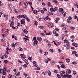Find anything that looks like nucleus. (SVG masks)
I'll list each match as a JSON object with an SVG mask.
<instances>
[{
    "mask_svg": "<svg viewBox=\"0 0 78 78\" xmlns=\"http://www.w3.org/2000/svg\"><path fill=\"white\" fill-rule=\"evenodd\" d=\"M66 72L65 71H61L60 72V75L62 77V78H67V75H65Z\"/></svg>",
    "mask_w": 78,
    "mask_h": 78,
    "instance_id": "f257e3e1",
    "label": "nucleus"
},
{
    "mask_svg": "<svg viewBox=\"0 0 78 78\" xmlns=\"http://www.w3.org/2000/svg\"><path fill=\"white\" fill-rule=\"evenodd\" d=\"M9 45H7V46L6 50L7 51H6L5 53L6 55H8L9 54V52H8V50L9 51L11 52L12 51V49L11 48H9Z\"/></svg>",
    "mask_w": 78,
    "mask_h": 78,
    "instance_id": "f03ea898",
    "label": "nucleus"
},
{
    "mask_svg": "<svg viewBox=\"0 0 78 78\" xmlns=\"http://www.w3.org/2000/svg\"><path fill=\"white\" fill-rule=\"evenodd\" d=\"M38 43V41H37L35 40L33 43V44L34 46H36V45H37Z\"/></svg>",
    "mask_w": 78,
    "mask_h": 78,
    "instance_id": "7ed1b4c3",
    "label": "nucleus"
},
{
    "mask_svg": "<svg viewBox=\"0 0 78 78\" xmlns=\"http://www.w3.org/2000/svg\"><path fill=\"white\" fill-rule=\"evenodd\" d=\"M71 73V70L70 69H68L66 72V75H69Z\"/></svg>",
    "mask_w": 78,
    "mask_h": 78,
    "instance_id": "20e7f679",
    "label": "nucleus"
},
{
    "mask_svg": "<svg viewBox=\"0 0 78 78\" xmlns=\"http://www.w3.org/2000/svg\"><path fill=\"white\" fill-rule=\"evenodd\" d=\"M33 63L34 64V67H36L37 66V65L36 64V62L34 61L33 62Z\"/></svg>",
    "mask_w": 78,
    "mask_h": 78,
    "instance_id": "39448f33",
    "label": "nucleus"
},
{
    "mask_svg": "<svg viewBox=\"0 0 78 78\" xmlns=\"http://www.w3.org/2000/svg\"><path fill=\"white\" fill-rule=\"evenodd\" d=\"M20 56L22 59H25V58H26V56H25L23 54H20Z\"/></svg>",
    "mask_w": 78,
    "mask_h": 78,
    "instance_id": "423d86ee",
    "label": "nucleus"
},
{
    "mask_svg": "<svg viewBox=\"0 0 78 78\" xmlns=\"http://www.w3.org/2000/svg\"><path fill=\"white\" fill-rule=\"evenodd\" d=\"M21 24H24V23H25V20L24 19L21 20Z\"/></svg>",
    "mask_w": 78,
    "mask_h": 78,
    "instance_id": "0eeeda50",
    "label": "nucleus"
},
{
    "mask_svg": "<svg viewBox=\"0 0 78 78\" xmlns=\"http://www.w3.org/2000/svg\"><path fill=\"white\" fill-rule=\"evenodd\" d=\"M24 17V15H20L19 16H18L17 17V18L18 19H20V18H22V17L23 18Z\"/></svg>",
    "mask_w": 78,
    "mask_h": 78,
    "instance_id": "6e6552de",
    "label": "nucleus"
},
{
    "mask_svg": "<svg viewBox=\"0 0 78 78\" xmlns=\"http://www.w3.org/2000/svg\"><path fill=\"white\" fill-rule=\"evenodd\" d=\"M37 41H39V42H41V41H42V38H41V37H37Z\"/></svg>",
    "mask_w": 78,
    "mask_h": 78,
    "instance_id": "1a4fd4ad",
    "label": "nucleus"
},
{
    "mask_svg": "<svg viewBox=\"0 0 78 78\" xmlns=\"http://www.w3.org/2000/svg\"><path fill=\"white\" fill-rule=\"evenodd\" d=\"M14 21H12L10 23V27H12L13 26V25H14Z\"/></svg>",
    "mask_w": 78,
    "mask_h": 78,
    "instance_id": "9d476101",
    "label": "nucleus"
},
{
    "mask_svg": "<svg viewBox=\"0 0 78 78\" xmlns=\"http://www.w3.org/2000/svg\"><path fill=\"white\" fill-rule=\"evenodd\" d=\"M53 27V24L52 23H49L48 24V27L49 28H51V27Z\"/></svg>",
    "mask_w": 78,
    "mask_h": 78,
    "instance_id": "9b49d317",
    "label": "nucleus"
},
{
    "mask_svg": "<svg viewBox=\"0 0 78 78\" xmlns=\"http://www.w3.org/2000/svg\"><path fill=\"white\" fill-rule=\"evenodd\" d=\"M73 46H74V47H78V44L75 43H73Z\"/></svg>",
    "mask_w": 78,
    "mask_h": 78,
    "instance_id": "f8f14e48",
    "label": "nucleus"
},
{
    "mask_svg": "<svg viewBox=\"0 0 78 78\" xmlns=\"http://www.w3.org/2000/svg\"><path fill=\"white\" fill-rule=\"evenodd\" d=\"M60 67H61L62 68H64V69H66V67L65 66V65L63 64H61L60 65Z\"/></svg>",
    "mask_w": 78,
    "mask_h": 78,
    "instance_id": "ddd939ff",
    "label": "nucleus"
},
{
    "mask_svg": "<svg viewBox=\"0 0 78 78\" xmlns=\"http://www.w3.org/2000/svg\"><path fill=\"white\" fill-rule=\"evenodd\" d=\"M24 61L25 63H26V64H27V65L28 64V59H26L24 60Z\"/></svg>",
    "mask_w": 78,
    "mask_h": 78,
    "instance_id": "4468645a",
    "label": "nucleus"
},
{
    "mask_svg": "<svg viewBox=\"0 0 78 78\" xmlns=\"http://www.w3.org/2000/svg\"><path fill=\"white\" fill-rule=\"evenodd\" d=\"M23 39L24 41H25V42H27V41H29V39L27 38L24 37Z\"/></svg>",
    "mask_w": 78,
    "mask_h": 78,
    "instance_id": "2eb2a0df",
    "label": "nucleus"
},
{
    "mask_svg": "<svg viewBox=\"0 0 78 78\" xmlns=\"http://www.w3.org/2000/svg\"><path fill=\"white\" fill-rule=\"evenodd\" d=\"M59 12H63V9L62 8H60L59 9Z\"/></svg>",
    "mask_w": 78,
    "mask_h": 78,
    "instance_id": "dca6fc26",
    "label": "nucleus"
},
{
    "mask_svg": "<svg viewBox=\"0 0 78 78\" xmlns=\"http://www.w3.org/2000/svg\"><path fill=\"white\" fill-rule=\"evenodd\" d=\"M45 19L46 20H49V21L51 20L50 19V18L48 16H46L45 18Z\"/></svg>",
    "mask_w": 78,
    "mask_h": 78,
    "instance_id": "f3484780",
    "label": "nucleus"
},
{
    "mask_svg": "<svg viewBox=\"0 0 78 78\" xmlns=\"http://www.w3.org/2000/svg\"><path fill=\"white\" fill-rule=\"evenodd\" d=\"M67 77H68V78H71L72 77V76L71 75H67Z\"/></svg>",
    "mask_w": 78,
    "mask_h": 78,
    "instance_id": "a211bd4d",
    "label": "nucleus"
},
{
    "mask_svg": "<svg viewBox=\"0 0 78 78\" xmlns=\"http://www.w3.org/2000/svg\"><path fill=\"white\" fill-rule=\"evenodd\" d=\"M57 9H58V7H55V8H54L53 9V11L55 12V11H56V10H57Z\"/></svg>",
    "mask_w": 78,
    "mask_h": 78,
    "instance_id": "6ab92c4d",
    "label": "nucleus"
},
{
    "mask_svg": "<svg viewBox=\"0 0 78 78\" xmlns=\"http://www.w3.org/2000/svg\"><path fill=\"white\" fill-rule=\"evenodd\" d=\"M37 13V10H35L34 11V14H36Z\"/></svg>",
    "mask_w": 78,
    "mask_h": 78,
    "instance_id": "aec40b11",
    "label": "nucleus"
},
{
    "mask_svg": "<svg viewBox=\"0 0 78 78\" xmlns=\"http://www.w3.org/2000/svg\"><path fill=\"white\" fill-rule=\"evenodd\" d=\"M77 6V3L76 2L74 4V8H76V6Z\"/></svg>",
    "mask_w": 78,
    "mask_h": 78,
    "instance_id": "412c9836",
    "label": "nucleus"
},
{
    "mask_svg": "<svg viewBox=\"0 0 78 78\" xmlns=\"http://www.w3.org/2000/svg\"><path fill=\"white\" fill-rule=\"evenodd\" d=\"M55 63V62L54 61H53L51 62V66H53V65H54Z\"/></svg>",
    "mask_w": 78,
    "mask_h": 78,
    "instance_id": "4be33fe9",
    "label": "nucleus"
},
{
    "mask_svg": "<svg viewBox=\"0 0 78 78\" xmlns=\"http://www.w3.org/2000/svg\"><path fill=\"white\" fill-rule=\"evenodd\" d=\"M66 14L67 13H66V12H62V14H63V16H66Z\"/></svg>",
    "mask_w": 78,
    "mask_h": 78,
    "instance_id": "5701e85b",
    "label": "nucleus"
},
{
    "mask_svg": "<svg viewBox=\"0 0 78 78\" xmlns=\"http://www.w3.org/2000/svg\"><path fill=\"white\" fill-rule=\"evenodd\" d=\"M70 59H67L66 60V61L67 62H70Z\"/></svg>",
    "mask_w": 78,
    "mask_h": 78,
    "instance_id": "b1692460",
    "label": "nucleus"
},
{
    "mask_svg": "<svg viewBox=\"0 0 78 78\" xmlns=\"http://www.w3.org/2000/svg\"><path fill=\"white\" fill-rule=\"evenodd\" d=\"M19 12H23V10L22 9H19Z\"/></svg>",
    "mask_w": 78,
    "mask_h": 78,
    "instance_id": "393cba45",
    "label": "nucleus"
},
{
    "mask_svg": "<svg viewBox=\"0 0 78 78\" xmlns=\"http://www.w3.org/2000/svg\"><path fill=\"white\" fill-rule=\"evenodd\" d=\"M40 34L41 35V36H45V34H44V33H40Z\"/></svg>",
    "mask_w": 78,
    "mask_h": 78,
    "instance_id": "a878e982",
    "label": "nucleus"
},
{
    "mask_svg": "<svg viewBox=\"0 0 78 78\" xmlns=\"http://www.w3.org/2000/svg\"><path fill=\"white\" fill-rule=\"evenodd\" d=\"M44 56H47L48 55V52H44Z\"/></svg>",
    "mask_w": 78,
    "mask_h": 78,
    "instance_id": "bb28decb",
    "label": "nucleus"
},
{
    "mask_svg": "<svg viewBox=\"0 0 78 78\" xmlns=\"http://www.w3.org/2000/svg\"><path fill=\"white\" fill-rule=\"evenodd\" d=\"M66 45L68 46H69L70 45V43L69 42H67V43H66Z\"/></svg>",
    "mask_w": 78,
    "mask_h": 78,
    "instance_id": "cd10ccee",
    "label": "nucleus"
},
{
    "mask_svg": "<svg viewBox=\"0 0 78 78\" xmlns=\"http://www.w3.org/2000/svg\"><path fill=\"white\" fill-rule=\"evenodd\" d=\"M9 30H8V29H7V31H5L4 33V34H7V33H8V32Z\"/></svg>",
    "mask_w": 78,
    "mask_h": 78,
    "instance_id": "c85d7f7f",
    "label": "nucleus"
},
{
    "mask_svg": "<svg viewBox=\"0 0 78 78\" xmlns=\"http://www.w3.org/2000/svg\"><path fill=\"white\" fill-rule=\"evenodd\" d=\"M24 33H25V34H27V33H28V32L27 30V29L24 30Z\"/></svg>",
    "mask_w": 78,
    "mask_h": 78,
    "instance_id": "c756f323",
    "label": "nucleus"
},
{
    "mask_svg": "<svg viewBox=\"0 0 78 78\" xmlns=\"http://www.w3.org/2000/svg\"><path fill=\"white\" fill-rule=\"evenodd\" d=\"M2 74L3 75H5L6 74V73L5 71H2Z\"/></svg>",
    "mask_w": 78,
    "mask_h": 78,
    "instance_id": "7c9ffc66",
    "label": "nucleus"
},
{
    "mask_svg": "<svg viewBox=\"0 0 78 78\" xmlns=\"http://www.w3.org/2000/svg\"><path fill=\"white\" fill-rule=\"evenodd\" d=\"M3 16L5 17H6L7 18L8 17V16L7 15H3Z\"/></svg>",
    "mask_w": 78,
    "mask_h": 78,
    "instance_id": "2f4dec72",
    "label": "nucleus"
},
{
    "mask_svg": "<svg viewBox=\"0 0 78 78\" xmlns=\"http://www.w3.org/2000/svg\"><path fill=\"white\" fill-rule=\"evenodd\" d=\"M57 76L58 78H61V76L59 74H57Z\"/></svg>",
    "mask_w": 78,
    "mask_h": 78,
    "instance_id": "473e14b6",
    "label": "nucleus"
},
{
    "mask_svg": "<svg viewBox=\"0 0 78 78\" xmlns=\"http://www.w3.org/2000/svg\"><path fill=\"white\" fill-rule=\"evenodd\" d=\"M28 3H29V5H30V6H31L32 5V3L30 2H28Z\"/></svg>",
    "mask_w": 78,
    "mask_h": 78,
    "instance_id": "72a5a7b5",
    "label": "nucleus"
},
{
    "mask_svg": "<svg viewBox=\"0 0 78 78\" xmlns=\"http://www.w3.org/2000/svg\"><path fill=\"white\" fill-rule=\"evenodd\" d=\"M39 28H40L41 29H43L44 28V27L42 26H41L39 27Z\"/></svg>",
    "mask_w": 78,
    "mask_h": 78,
    "instance_id": "f704fd0d",
    "label": "nucleus"
},
{
    "mask_svg": "<svg viewBox=\"0 0 78 78\" xmlns=\"http://www.w3.org/2000/svg\"><path fill=\"white\" fill-rule=\"evenodd\" d=\"M60 39L62 40H63V39H64V37L63 36H62L60 37Z\"/></svg>",
    "mask_w": 78,
    "mask_h": 78,
    "instance_id": "c9c22d12",
    "label": "nucleus"
},
{
    "mask_svg": "<svg viewBox=\"0 0 78 78\" xmlns=\"http://www.w3.org/2000/svg\"><path fill=\"white\" fill-rule=\"evenodd\" d=\"M48 74L49 76H51V72L50 71H49V72L48 73Z\"/></svg>",
    "mask_w": 78,
    "mask_h": 78,
    "instance_id": "e433bc0d",
    "label": "nucleus"
},
{
    "mask_svg": "<svg viewBox=\"0 0 78 78\" xmlns=\"http://www.w3.org/2000/svg\"><path fill=\"white\" fill-rule=\"evenodd\" d=\"M68 19V20H72V17H71V16H69Z\"/></svg>",
    "mask_w": 78,
    "mask_h": 78,
    "instance_id": "4c0bfd02",
    "label": "nucleus"
},
{
    "mask_svg": "<svg viewBox=\"0 0 78 78\" xmlns=\"http://www.w3.org/2000/svg\"><path fill=\"white\" fill-rule=\"evenodd\" d=\"M44 62H45L46 63H48V60H47V59H45L44 60Z\"/></svg>",
    "mask_w": 78,
    "mask_h": 78,
    "instance_id": "58836bf2",
    "label": "nucleus"
},
{
    "mask_svg": "<svg viewBox=\"0 0 78 78\" xmlns=\"http://www.w3.org/2000/svg\"><path fill=\"white\" fill-rule=\"evenodd\" d=\"M49 51H50V52H53V49H51L49 50Z\"/></svg>",
    "mask_w": 78,
    "mask_h": 78,
    "instance_id": "ea45409f",
    "label": "nucleus"
},
{
    "mask_svg": "<svg viewBox=\"0 0 78 78\" xmlns=\"http://www.w3.org/2000/svg\"><path fill=\"white\" fill-rule=\"evenodd\" d=\"M67 21L68 23H70V20H69V19H67Z\"/></svg>",
    "mask_w": 78,
    "mask_h": 78,
    "instance_id": "a19ab883",
    "label": "nucleus"
},
{
    "mask_svg": "<svg viewBox=\"0 0 78 78\" xmlns=\"http://www.w3.org/2000/svg\"><path fill=\"white\" fill-rule=\"evenodd\" d=\"M43 10H44V11L45 12L47 11V9H45V8H43Z\"/></svg>",
    "mask_w": 78,
    "mask_h": 78,
    "instance_id": "79ce46f5",
    "label": "nucleus"
},
{
    "mask_svg": "<svg viewBox=\"0 0 78 78\" xmlns=\"http://www.w3.org/2000/svg\"><path fill=\"white\" fill-rule=\"evenodd\" d=\"M2 59H5V58H6L5 55H3L1 57Z\"/></svg>",
    "mask_w": 78,
    "mask_h": 78,
    "instance_id": "37998d69",
    "label": "nucleus"
},
{
    "mask_svg": "<svg viewBox=\"0 0 78 78\" xmlns=\"http://www.w3.org/2000/svg\"><path fill=\"white\" fill-rule=\"evenodd\" d=\"M50 5H51V3L50 2H48L47 4V5L48 6H50Z\"/></svg>",
    "mask_w": 78,
    "mask_h": 78,
    "instance_id": "c03bdc74",
    "label": "nucleus"
},
{
    "mask_svg": "<svg viewBox=\"0 0 78 78\" xmlns=\"http://www.w3.org/2000/svg\"><path fill=\"white\" fill-rule=\"evenodd\" d=\"M11 46L12 47H15V44L13 43L11 45Z\"/></svg>",
    "mask_w": 78,
    "mask_h": 78,
    "instance_id": "a18cd8bd",
    "label": "nucleus"
},
{
    "mask_svg": "<svg viewBox=\"0 0 78 78\" xmlns=\"http://www.w3.org/2000/svg\"><path fill=\"white\" fill-rule=\"evenodd\" d=\"M77 52H76V51H74L72 52V54H76V53H77Z\"/></svg>",
    "mask_w": 78,
    "mask_h": 78,
    "instance_id": "49530a36",
    "label": "nucleus"
},
{
    "mask_svg": "<svg viewBox=\"0 0 78 78\" xmlns=\"http://www.w3.org/2000/svg\"><path fill=\"white\" fill-rule=\"evenodd\" d=\"M23 67H27V65L26 64H24L23 65Z\"/></svg>",
    "mask_w": 78,
    "mask_h": 78,
    "instance_id": "de8ad7c7",
    "label": "nucleus"
},
{
    "mask_svg": "<svg viewBox=\"0 0 78 78\" xmlns=\"http://www.w3.org/2000/svg\"><path fill=\"white\" fill-rule=\"evenodd\" d=\"M74 18L75 19H77L78 18V16H76L75 15L74 16Z\"/></svg>",
    "mask_w": 78,
    "mask_h": 78,
    "instance_id": "09e8293b",
    "label": "nucleus"
},
{
    "mask_svg": "<svg viewBox=\"0 0 78 78\" xmlns=\"http://www.w3.org/2000/svg\"><path fill=\"white\" fill-rule=\"evenodd\" d=\"M19 50L20 51H22V48H19Z\"/></svg>",
    "mask_w": 78,
    "mask_h": 78,
    "instance_id": "8fccbe9b",
    "label": "nucleus"
},
{
    "mask_svg": "<svg viewBox=\"0 0 78 78\" xmlns=\"http://www.w3.org/2000/svg\"><path fill=\"white\" fill-rule=\"evenodd\" d=\"M53 34H56V31L55 30H54V31L53 32Z\"/></svg>",
    "mask_w": 78,
    "mask_h": 78,
    "instance_id": "3c124183",
    "label": "nucleus"
},
{
    "mask_svg": "<svg viewBox=\"0 0 78 78\" xmlns=\"http://www.w3.org/2000/svg\"><path fill=\"white\" fill-rule=\"evenodd\" d=\"M55 36H59V34H55Z\"/></svg>",
    "mask_w": 78,
    "mask_h": 78,
    "instance_id": "603ef678",
    "label": "nucleus"
},
{
    "mask_svg": "<svg viewBox=\"0 0 78 78\" xmlns=\"http://www.w3.org/2000/svg\"><path fill=\"white\" fill-rule=\"evenodd\" d=\"M73 73L74 75H76V72L75 71H73Z\"/></svg>",
    "mask_w": 78,
    "mask_h": 78,
    "instance_id": "864d4df0",
    "label": "nucleus"
},
{
    "mask_svg": "<svg viewBox=\"0 0 78 78\" xmlns=\"http://www.w3.org/2000/svg\"><path fill=\"white\" fill-rule=\"evenodd\" d=\"M70 28H71V29H72V30H75V27H70Z\"/></svg>",
    "mask_w": 78,
    "mask_h": 78,
    "instance_id": "5fc2aeb1",
    "label": "nucleus"
},
{
    "mask_svg": "<svg viewBox=\"0 0 78 78\" xmlns=\"http://www.w3.org/2000/svg\"><path fill=\"white\" fill-rule=\"evenodd\" d=\"M14 39L16 41H17V37H16V36H15L14 37Z\"/></svg>",
    "mask_w": 78,
    "mask_h": 78,
    "instance_id": "6e6d98bb",
    "label": "nucleus"
},
{
    "mask_svg": "<svg viewBox=\"0 0 78 78\" xmlns=\"http://www.w3.org/2000/svg\"><path fill=\"white\" fill-rule=\"evenodd\" d=\"M14 12H16V13L17 14H18V13H19V12H18L17 11H16V9L14 10Z\"/></svg>",
    "mask_w": 78,
    "mask_h": 78,
    "instance_id": "4d7b16f0",
    "label": "nucleus"
},
{
    "mask_svg": "<svg viewBox=\"0 0 78 78\" xmlns=\"http://www.w3.org/2000/svg\"><path fill=\"white\" fill-rule=\"evenodd\" d=\"M24 75L25 76H28V74H27L26 73H24Z\"/></svg>",
    "mask_w": 78,
    "mask_h": 78,
    "instance_id": "13d9d810",
    "label": "nucleus"
},
{
    "mask_svg": "<svg viewBox=\"0 0 78 78\" xmlns=\"http://www.w3.org/2000/svg\"><path fill=\"white\" fill-rule=\"evenodd\" d=\"M64 41H65V42H64V43H67V42H68V41H67V40H66V39H65L64 40Z\"/></svg>",
    "mask_w": 78,
    "mask_h": 78,
    "instance_id": "bf43d9fd",
    "label": "nucleus"
},
{
    "mask_svg": "<svg viewBox=\"0 0 78 78\" xmlns=\"http://www.w3.org/2000/svg\"><path fill=\"white\" fill-rule=\"evenodd\" d=\"M59 20H60V18H56V20H57L58 21H59Z\"/></svg>",
    "mask_w": 78,
    "mask_h": 78,
    "instance_id": "052dcab7",
    "label": "nucleus"
},
{
    "mask_svg": "<svg viewBox=\"0 0 78 78\" xmlns=\"http://www.w3.org/2000/svg\"><path fill=\"white\" fill-rule=\"evenodd\" d=\"M62 29L63 30H66V27H64L62 28Z\"/></svg>",
    "mask_w": 78,
    "mask_h": 78,
    "instance_id": "680f3d73",
    "label": "nucleus"
},
{
    "mask_svg": "<svg viewBox=\"0 0 78 78\" xmlns=\"http://www.w3.org/2000/svg\"><path fill=\"white\" fill-rule=\"evenodd\" d=\"M8 60H5L4 61V62L5 63V64H6V63H7V62H8Z\"/></svg>",
    "mask_w": 78,
    "mask_h": 78,
    "instance_id": "e2e57ef3",
    "label": "nucleus"
},
{
    "mask_svg": "<svg viewBox=\"0 0 78 78\" xmlns=\"http://www.w3.org/2000/svg\"><path fill=\"white\" fill-rule=\"evenodd\" d=\"M8 77H9V78H12V76H11V75L10 74H9V75Z\"/></svg>",
    "mask_w": 78,
    "mask_h": 78,
    "instance_id": "0e129e2a",
    "label": "nucleus"
},
{
    "mask_svg": "<svg viewBox=\"0 0 78 78\" xmlns=\"http://www.w3.org/2000/svg\"><path fill=\"white\" fill-rule=\"evenodd\" d=\"M42 5L43 6H45V3L44 2H42Z\"/></svg>",
    "mask_w": 78,
    "mask_h": 78,
    "instance_id": "69168bd1",
    "label": "nucleus"
},
{
    "mask_svg": "<svg viewBox=\"0 0 78 78\" xmlns=\"http://www.w3.org/2000/svg\"><path fill=\"white\" fill-rule=\"evenodd\" d=\"M72 63L73 64H76V62H73Z\"/></svg>",
    "mask_w": 78,
    "mask_h": 78,
    "instance_id": "338daca9",
    "label": "nucleus"
},
{
    "mask_svg": "<svg viewBox=\"0 0 78 78\" xmlns=\"http://www.w3.org/2000/svg\"><path fill=\"white\" fill-rule=\"evenodd\" d=\"M2 37H5V34H2Z\"/></svg>",
    "mask_w": 78,
    "mask_h": 78,
    "instance_id": "774afa93",
    "label": "nucleus"
}]
</instances>
